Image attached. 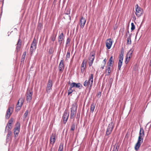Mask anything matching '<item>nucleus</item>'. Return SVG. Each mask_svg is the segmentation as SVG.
Returning <instances> with one entry per match:
<instances>
[{"label": "nucleus", "mask_w": 151, "mask_h": 151, "mask_svg": "<svg viewBox=\"0 0 151 151\" xmlns=\"http://www.w3.org/2000/svg\"><path fill=\"white\" fill-rule=\"evenodd\" d=\"M20 128V123L17 122L15 125V127L14 128V137L16 139L17 137L19 134Z\"/></svg>", "instance_id": "obj_1"}, {"label": "nucleus", "mask_w": 151, "mask_h": 151, "mask_svg": "<svg viewBox=\"0 0 151 151\" xmlns=\"http://www.w3.org/2000/svg\"><path fill=\"white\" fill-rule=\"evenodd\" d=\"M136 12L135 14L137 17H139L142 14L143 10L137 4L135 6Z\"/></svg>", "instance_id": "obj_2"}, {"label": "nucleus", "mask_w": 151, "mask_h": 151, "mask_svg": "<svg viewBox=\"0 0 151 151\" xmlns=\"http://www.w3.org/2000/svg\"><path fill=\"white\" fill-rule=\"evenodd\" d=\"M143 137L139 136L137 143H136L134 148L135 150H137L140 147L141 143L143 142Z\"/></svg>", "instance_id": "obj_3"}, {"label": "nucleus", "mask_w": 151, "mask_h": 151, "mask_svg": "<svg viewBox=\"0 0 151 151\" xmlns=\"http://www.w3.org/2000/svg\"><path fill=\"white\" fill-rule=\"evenodd\" d=\"M33 92L32 90H27L26 93V100L27 102H30L32 100Z\"/></svg>", "instance_id": "obj_4"}, {"label": "nucleus", "mask_w": 151, "mask_h": 151, "mask_svg": "<svg viewBox=\"0 0 151 151\" xmlns=\"http://www.w3.org/2000/svg\"><path fill=\"white\" fill-rule=\"evenodd\" d=\"M53 85L52 81L50 79H49L47 83V86L46 89V91L47 93H49L50 92V90L52 89V87Z\"/></svg>", "instance_id": "obj_5"}, {"label": "nucleus", "mask_w": 151, "mask_h": 151, "mask_svg": "<svg viewBox=\"0 0 151 151\" xmlns=\"http://www.w3.org/2000/svg\"><path fill=\"white\" fill-rule=\"evenodd\" d=\"M13 108L12 107H9L6 113V118L8 119L12 113Z\"/></svg>", "instance_id": "obj_6"}, {"label": "nucleus", "mask_w": 151, "mask_h": 151, "mask_svg": "<svg viewBox=\"0 0 151 151\" xmlns=\"http://www.w3.org/2000/svg\"><path fill=\"white\" fill-rule=\"evenodd\" d=\"M113 43V40L111 38H108L106 41V46L108 49L111 48Z\"/></svg>", "instance_id": "obj_7"}, {"label": "nucleus", "mask_w": 151, "mask_h": 151, "mask_svg": "<svg viewBox=\"0 0 151 151\" xmlns=\"http://www.w3.org/2000/svg\"><path fill=\"white\" fill-rule=\"evenodd\" d=\"M69 116V113H68L67 111H65L62 117L63 119V122L64 124H66L68 120Z\"/></svg>", "instance_id": "obj_8"}, {"label": "nucleus", "mask_w": 151, "mask_h": 151, "mask_svg": "<svg viewBox=\"0 0 151 151\" xmlns=\"http://www.w3.org/2000/svg\"><path fill=\"white\" fill-rule=\"evenodd\" d=\"M86 21V19L82 17L80 19V27L81 29H83L85 25V24Z\"/></svg>", "instance_id": "obj_9"}, {"label": "nucleus", "mask_w": 151, "mask_h": 151, "mask_svg": "<svg viewBox=\"0 0 151 151\" xmlns=\"http://www.w3.org/2000/svg\"><path fill=\"white\" fill-rule=\"evenodd\" d=\"M71 85L72 86V87H73V88H79V89H81L82 87V85L80 83H76L75 82H73L71 84Z\"/></svg>", "instance_id": "obj_10"}, {"label": "nucleus", "mask_w": 151, "mask_h": 151, "mask_svg": "<svg viewBox=\"0 0 151 151\" xmlns=\"http://www.w3.org/2000/svg\"><path fill=\"white\" fill-rule=\"evenodd\" d=\"M77 107L78 105L76 103L73 104L71 109V111H72L73 112L76 113Z\"/></svg>", "instance_id": "obj_11"}, {"label": "nucleus", "mask_w": 151, "mask_h": 151, "mask_svg": "<svg viewBox=\"0 0 151 151\" xmlns=\"http://www.w3.org/2000/svg\"><path fill=\"white\" fill-rule=\"evenodd\" d=\"M123 58H119L118 64V70H120L122 64Z\"/></svg>", "instance_id": "obj_12"}, {"label": "nucleus", "mask_w": 151, "mask_h": 151, "mask_svg": "<svg viewBox=\"0 0 151 151\" xmlns=\"http://www.w3.org/2000/svg\"><path fill=\"white\" fill-rule=\"evenodd\" d=\"M22 41L20 39V38H19L17 43V47H16V50L18 52L20 49L21 45L22 44Z\"/></svg>", "instance_id": "obj_13"}, {"label": "nucleus", "mask_w": 151, "mask_h": 151, "mask_svg": "<svg viewBox=\"0 0 151 151\" xmlns=\"http://www.w3.org/2000/svg\"><path fill=\"white\" fill-rule=\"evenodd\" d=\"M114 63V61L113 60V56H111L109 60L108 63V66L112 67L113 66L112 65V64Z\"/></svg>", "instance_id": "obj_14"}, {"label": "nucleus", "mask_w": 151, "mask_h": 151, "mask_svg": "<svg viewBox=\"0 0 151 151\" xmlns=\"http://www.w3.org/2000/svg\"><path fill=\"white\" fill-rule=\"evenodd\" d=\"M56 134H54L53 135V134H52V135L50 137V143H51L52 142V139H53V142L52 143V144H54L55 143V140H56Z\"/></svg>", "instance_id": "obj_15"}, {"label": "nucleus", "mask_w": 151, "mask_h": 151, "mask_svg": "<svg viewBox=\"0 0 151 151\" xmlns=\"http://www.w3.org/2000/svg\"><path fill=\"white\" fill-rule=\"evenodd\" d=\"M114 128V124L113 122H111L108 126L107 129L112 131Z\"/></svg>", "instance_id": "obj_16"}, {"label": "nucleus", "mask_w": 151, "mask_h": 151, "mask_svg": "<svg viewBox=\"0 0 151 151\" xmlns=\"http://www.w3.org/2000/svg\"><path fill=\"white\" fill-rule=\"evenodd\" d=\"M13 122V119L12 118H11L10 120L9 121L8 123L6 125L5 129V132L6 131V129L7 128L8 126L9 125L10 126H11V125L12 124Z\"/></svg>", "instance_id": "obj_17"}, {"label": "nucleus", "mask_w": 151, "mask_h": 151, "mask_svg": "<svg viewBox=\"0 0 151 151\" xmlns=\"http://www.w3.org/2000/svg\"><path fill=\"white\" fill-rule=\"evenodd\" d=\"M36 48V46H33L32 45H31L30 49V54L31 55H32V54L33 52H34Z\"/></svg>", "instance_id": "obj_18"}, {"label": "nucleus", "mask_w": 151, "mask_h": 151, "mask_svg": "<svg viewBox=\"0 0 151 151\" xmlns=\"http://www.w3.org/2000/svg\"><path fill=\"white\" fill-rule=\"evenodd\" d=\"M145 135L144 131L142 128H140L139 132V136H141V137H144Z\"/></svg>", "instance_id": "obj_19"}, {"label": "nucleus", "mask_w": 151, "mask_h": 151, "mask_svg": "<svg viewBox=\"0 0 151 151\" xmlns=\"http://www.w3.org/2000/svg\"><path fill=\"white\" fill-rule=\"evenodd\" d=\"M124 52V50L123 47L122 48L121 53L119 54V58H123Z\"/></svg>", "instance_id": "obj_20"}, {"label": "nucleus", "mask_w": 151, "mask_h": 151, "mask_svg": "<svg viewBox=\"0 0 151 151\" xmlns=\"http://www.w3.org/2000/svg\"><path fill=\"white\" fill-rule=\"evenodd\" d=\"M95 108V104L93 103L92 104L91 106V108H90V111L91 113H93L94 109Z\"/></svg>", "instance_id": "obj_21"}, {"label": "nucleus", "mask_w": 151, "mask_h": 151, "mask_svg": "<svg viewBox=\"0 0 151 151\" xmlns=\"http://www.w3.org/2000/svg\"><path fill=\"white\" fill-rule=\"evenodd\" d=\"M64 69V67L63 64L61 65V64L60 63L58 67L59 70L60 71H62Z\"/></svg>", "instance_id": "obj_22"}, {"label": "nucleus", "mask_w": 151, "mask_h": 151, "mask_svg": "<svg viewBox=\"0 0 151 151\" xmlns=\"http://www.w3.org/2000/svg\"><path fill=\"white\" fill-rule=\"evenodd\" d=\"M7 131H8V134L6 136V137H7L6 139H9V137L12 134V132L10 130L8 129Z\"/></svg>", "instance_id": "obj_23"}, {"label": "nucleus", "mask_w": 151, "mask_h": 151, "mask_svg": "<svg viewBox=\"0 0 151 151\" xmlns=\"http://www.w3.org/2000/svg\"><path fill=\"white\" fill-rule=\"evenodd\" d=\"M73 87H72V86L70 85V88H69L68 92V95H69L73 91V90L72 89V88Z\"/></svg>", "instance_id": "obj_24"}, {"label": "nucleus", "mask_w": 151, "mask_h": 151, "mask_svg": "<svg viewBox=\"0 0 151 151\" xmlns=\"http://www.w3.org/2000/svg\"><path fill=\"white\" fill-rule=\"evenodd\" d=\"M37 38H34L33 40L32 41V43L31 44V45L33 46H36V44L37 42Z\"/></svg>", "instance_id": "obj_25"}, {"label": "nucleus", "mask_w": 151, "mask_h": 151, "mask_svg": "<svg viewBox=\"0 0 151 151\" xmlns=\"http://www.w3.org/2000/svg\"><path fill=\"white\" fill-rule=\"evenodd\" d=\"M63 144H60L58 151H63Z\"/></svg>", "instance_id": "obj_26"}, {"label": "nucleus", "mask_w": 151, "mask_h": 151, "mask_svg": "<svg viewBox=\"0 0 151 151\" xmlns=\"http://www.w3.org/2000/svg\"><path fill=\"white\" fill-rule=\"evenodd\" d=\"M88 80L91 81V82H93V75L91 74L89 77Z\"/></svg>", "instance_id": "obj_27"}, {"label": "nucleus", "mask_w": 151, "mask_h": 151, "mask_svg": "<svg viewBox=\"0 0 151 151\" xmlns=\"http://www.w3.org/2000/svg\"><path fill=\"white\" fill-rule=\"evenodd\" d=\"M134 51V50H132V49H131L128 52L127 55L128 56V55L129 56H131L132 55L133 53V52Z\"/></svg>", "instance_id": "obj_28"}, {"label": "nucleus", "mask_w": 151, "mask_h": 151, "mask_svg": "<svg viewBox=\"0 0 151 151\" xmlns=\"http://www.w3.org/2000/svg\"><path fill=\"white\" fill-rule=\"evenodd\" d=\"M111 66H108V68H107V69H106V71H108V74L107 75H109L110 73L111 72Z\"/></svg>", "instance_id": "obj_29"}, {"label": "nucleus", "mask_w": 151, "mask_h": 151, "mask_svg": "<svg viewBox=\"0 0 151 151\" xmlns=\"http://www.w3.org/2000/svg\"><path fill=\"white\" fill-rule=\"evenodd\" d=\"M85 60H83V62H82L81 65V68H84L85 67L86 68V62L85 63H84Z\"/></svg>", "instance_id": "obj_30"}, {"label": "nucleus", "mask_w": 151, "mask_h": 151, "mask_svg": "<svg viewBox=\"0 0 151 151\" xmlns=\"http://www.w3.org/2000/svg\"><path fill=\"white\" fill-rule=\"evenodd\" d=\"M90 81H89L88 80V81H87V80L85 81L83 83L84 86H87V85L89 84V83H90Z\"/></svg>", "instance_id": "obj_31"}, {"label": "nucleus", "mask_w": 151, "mask_h": 151, "mask_svg": "<svg viewBox=\"0 0 151 151\" xmlns=\"http://www.w3.org/2000/svg\"><path fill=\"white\" fill-rule=\"evenodd\" d=\"M22 106H21V105H19V106H16V111L18 112L20 109L21 107Z\"/></svg>", "instance_id": "obj_32"}, {"label": "nucleus", "mask_w": 151, "mask_h": 151, "mask_svg": "<svg viewBox=\"0 0 151 151\" xmlns=\"http://www.w3.org/2000/svg\"><path fill=\"white\" fill-rule=\"evenodd\" d=\"M112 131H110L107 129H106V136L110 134L111 133Z\"/></svg>", "instance_id": "obj_33"}, {"label": "nucleus", "mask_w": 151, "mask_h": 151, "mask_svg": "<svg viewBox=\"0 0 151 151\" xmlns=\"http://www.w3.org/2000/svg\"><path fill=\"white\" fill-rule=\"evenodd\" d=\"M131 30L132 31H133L135 29V26L133 22L131 23Z\"/></svg>", "instance_id": "obj_34"}, {"label": "nucleus", "mask_w": 151, "mask_h": 151, "mask_svg": "<svg viewBox=\"0 0 151 151\" xmlns=\"http://www.w3.org/2000/svg\"><path fill=\"white\" fill-rule=\"evenodd\" d=\"M75 124L74 123L73 124H72L71 127V130L72 131H74L75 130Z\"/></svg>", "instance_id": "obj_35"}, {"label": "nucleus", "mask_w": 151, "mask_h": 151, "mask_svg": "<svg viewBox=\"0 0 151 151\" xmlns=\"http://www.w3.org/2000/svg\"><path fill=\"white\" fill-rule=\"evenodd\" d=\"M28 110L26 111L23 115V117L24 119H25L26 118V117L27 116V115L28 114Z\"/></svg>", "instance_id": "obj_36"}, {"label": "nucleus", "mask_w": 151, "mask_h": 151, "mask_svg": "<svg viewBox=\"0 0 151 151\" xmlns=\"http://www.w3.org/2000/svg\"><path fill=\"white\" fill-rule=\"evenodd\" d=\"M119 147L118 146L114 147L112 151H118Z\"/></svg>", "instance_id": "obj_37"}, {"label": "nucleus", "mask_w": 151, "mask_h": 151, "mask_svg": "<svg viewBox=\"0 0 151 151\" xmlns=\"http://www.w3.org/2000/svg\"><path fill=\"white\" fill-rule=\"evenodd\" d=\"M19 100H20V105L21 106H22L24 102V100L20 98Z\"/></svg>", "instance_id": "obj_38"}, {"label": "nucleus", "mask_w": 151, "mask_h": 151, "mask_svg": "<svg viewBox=\"0 0 151 151\" xmlns=\"http://www.w3.org/2000/svg\"><path fill=\"white\" fill-rule=\"evenodd\" d=\"M63 34L62 32H59V38H63Z\"/></svg>", "instance_id": "obj_39"}, {"label": "nucleus", "mask_w": 151, "mask_h": 151, "mask_svg": "<svg viewBox=\"0 0 151 151\" xmlns=\"http://www.w3.org/2000/svg\"><path fill=\"white\" fill-rule=\"evenodd\" d=\"M127 43L128 44H130L131 43V38H127Z\"/></svg>", "instance_id": "obj_40"}, {"label": "nucleus", "mask_w": 151, "mask_h": 151, "mask_svg": "<svg viewBox=\"0 0 151 151\" xmlns=\"http://www.w3.org/2000/svg\"><path fill=\"white\" fill-rule=\"evenodd\" d=\"M48 53L49 54H51L53 53V51L52 50V48H50L49 50L48 51Z\"/></svg>", "instance_id": "obj_41"}, {"label": "nucleus", "mask_w": 151, "mask_h": 151, "mask_svg": "<svg viewBox=\"0 0 151 151\" xmlns=\"http://www.w3.org/2000/svg\"><path fill=\"white\" fill-rule=\"evenodd\" d=\"M26 52H24L22 56V59H23L24 60V59L25 57V56L26 55Z\"/></svg>", "instance_id": "obj_42"}, {"label": "nucleus", "mask_w": 151, "mask_h": 151, "mask_svg": "<svg viewBox=\"0 0 151 151\" xmlns=\"http://www.w3.org/2000/svg\"><path fill=\"white\" fill-rule=\"evenodd\" d=\"M128 58V56L127 55H126V59H125V63L126 64L128 63V62H129V60L127 61V60Z\"/></svg>", "instance_id": "obj_43"}, {"label": "nucleus", "mask_w": 151, "mask_h": 151, "mask_svg": "<svg viewBox=\"0 0 151 151\" xmlns=\"http://www.w3.org/2000/svg\"><path fill=\"white\" fill-rule=\"evenodd\" d=\"M70 57V53L69 52H67L66 55V59L67 58H69Z\"/></svg>", "instance_id": "obj_44"}, {"label": "nucleus", "mask_w": 151, "mask_h": 151, "mask_svg": "<svg viewBox=\"0 0 151 151\" xmlns=\"http://www.w3.org/2000/svg\"><path fill=\"white\" fill-rule=\"evenodd\" d=\"M101 95V92L100 91H99L97 94V97H100Z\"/></svg>", "instance_id": "obj_45"}, {"label": "nucleus", "mask_w": 151, "mask_h": 151, "mask_svg": "<svg viewBox=\"0 0 151 151\" xmlns=\"http://www.w3.org/2000/svg\"><path fill=\"white\" fill-rule=\"evenodd\" d=\"M70 38H67L66 40V44H68V43H69L70 41Z\"/></svg>", "instance_id": "obj_46"}, {"label": "nucleus", "mask_w": 151, "mask_h": 151, "mask_svg": "<svg viewBox=\"0 0 151 151\" xmlns=\"http://www.w3.org/2000/svg\"><path fill=\"white\" fill-rule=\"evenodd\" d=\"M76 113H75V112H73V111H71V113H70V116H74L75 114Z\"/></svg>", "instance_id": "obj_47"}, {"label": "nucleus", "mask_w": 151, "mask_h": 151, "mask_svg": "<svg viewBox=\"0 0 151 151\" xmlns=\"http://www.w3.org/2000/svg\"><path fill=\"white\" fill-rule=\"evenodd\" d=\"M85 69V67L83 68V69H82V68H81V72L82 73H83Z\"/></svg>", "instance_id": "obj_48"}, {"label": "nucleus", "mask_w": 151, "mask_h": 151, "mask_svg": "<svg viewBox=\"0 0 151 151\" xmlns=\"http://www.w3.org/2000/svg\"><path fill=\"white\" fill-rule=\"evenodd\" d=\"M93 82H90V83H89V84L90 85V88H91V87H92L93 84Z\"/></svg>", "instance_id": "obj_49"}, {"label": "nucleus", "mask_w": 151, "mask_h": 151, "mask_svg": "<svg viewBox=\"0 0 151 151\" xmlns=\"http://www.w3.org/2000/svg\"><path fill=\"white\" fill-rule=\"evenodd\" d=\"M95 54L94 53H93V54H92L90 57L91 58H93V57H95Z\"/></svg>", "instance_id": "obj_50"}, {"label": "nucleus", "mask_w": 151, "mask_h": 151, "mask_svg": "<svg viewBox=\"0 0 151 151\" xmlns=\"http://www.w3.org/2000/svg\"><path fill=\"white\" fill-rule=\"evenodd\" d=\"M106 63V59H105L103 61V63L104 65H105Z\"/></svg>", "instance_id": "obj_51"}, {"label": "nucleus", "mask_w": 151, "mask_h": 151, "mask_svg": "<svg viewBox=\"0 0 151 151\" xmlns=\"http://www.w3.org/2000/svg\"><path fill=\"white\" fill-rule=\"evenodd\" d=\"M19 103H20V100H19L17 103V106H19Z\"/></svg>", "instance_id": "obj_52"}, {"label": "nucleus", "mask_w": 151, "mask_h": 151, "mask_svg": "<svg viewBox=\"0 0 151 151\" xmlns=\"http://www.w3.org/2000/svg\"><path fill=\"white\" fill-rule=\"evenodd\" d=\"M61 64V65L63 64V60H61L60 63Z\"/></svg>", "instance_id": "obj_53"}, {"label": "nucleus", "mask_w": 151, "mask_h": 151, "mask_svg": "<svg viewBox=\"0 0 151 151\" xmlns=\"http://www.w3.org/2000/svg\"><path fill=\"white\" fill-rule=\"evenodd\" d=\"M10 126L9 125H9L8 126V127H7V129H6V130H7V129H8L9 130V129H11V127H10Z\"/></svg>", "instance_id": "obj_54"}, {"label": "nucleus", "mask_w": 151, "mask_h": 151, "mask_svg": "<svg viewBox=\"0 0 151 151\" xmlns=\"http://www.w3.org/2000/svg\"><path fill=\"white\" fill-rule=\"evenodd\" d=\"M105 65L104 64L103 65H102L101 67V68H102V69H103L104 68V67L105 66Z\"/></svg>", "instance_id": "obj_55"}, {"label": "nucleus", "mask_w": 151, "mask_h": 151, "mask_svg": "<svg viewBox=\"0 0 151 151\" xmlns=\"http://www.w3.org/2000/svg\"><path fill=\"white\" fill-rule=\"evenodd\" d=\"M94 58H95V57H93V58H90L91 59V60H93V61Z\"/></svg>", "instance_id": "obj_56"}, {"label": "nucleus", "mask_w": 151, "mask_h": 151, "mask_svg": "<svg viewBox=\"0 0 151 151\" xmlns=\"http://www.w3.org/2000/svg\"><path fill=\"white\" fill-rule=\"evenodd\" d=\"M92 65V64L91 63H90L89 62V66H91Z\"/></svg>", "instance_id": "obj_57"}, {"label": "nucleus", "mask_w": 151, "mask_h": 151, "mask_svg": "<svg viewBox=\"0 0 151 151\" xmlns=\"http://www.w3.org/2000/svg\"><path fill=\"white\" fill-rule=\"evenodd\" d=\"M149 65H150V66L151 67V59L150 60V62Z\"/></svg>", "instance_id": "obj_58"}, {"label": "nucleus", "mask_w": 151, "mask_h": 151, "mask_svg": "<svg viewBox=\"0 0 151 151\" xmlns=\"http://www.w3.org/2000/svg\"><path fill=\"white\" fill-rule=\"evenodd\" d=\"M93 60H91L90 62H89V63H91L92 64H93Z\"/></svg>", "instance_id": "obj_59"}, {"label": "nucleus", "mask_w": 151, "mask_h": 151, "mask_svg": "<svg viewBox=\"0 0 151 151\" xmlns=\"http://www.w3.org/2000/svg\"><path fill=\"white\" fill-rule=\"evenodd\" d=\"M55 38H52V41H54L55 40Z\"/></svg>", "instance_id": "obj_60"}, {"label": "nucleus", "mask_w": 151, "mask_h": 151, "mask_svg": "<svg viewBox=\"0 0 151 151\" xmlns=\"http://www.w3.org/2000/svg\"><path fill=\"white\" fill-rule=\"evenodd\" d=\"M73 118H74V116H70V118L71 119H73Z\"/></svg>", "instance_id": "obj_61"}, {"label": "nucleus", "mask_w": 151, "mask_h": 151, "mask_svg": "<svg viewBox=\"0 0 151 151\" xmlns=\"http://www.w3.org/2000/svg\"><path fill=\"white\" fill-rule=\"evenodd\" d=\"M40 27H42V24H40H40H39V26H40Z\"/></svg>", "instance_id": "obj_62"}, {"label": "nucleus", "mask_w": 151, "mask_h": 151, "mask_svg": "<svg viewBox=\"0 0 151 151\" xmlns=\"http://www.w3.org/2000/svg\"><path fill=\"white\" fill-rule=\"evenodd\" d=\"M130 58H131L130 56H129V57H128V58H129V59H130Z\"/></svg>", "instance_id": "obj_63"}, {"label": "nucleus", "mask_w": 151, "mask_h": 151, "mask_svg": "<svg viewBox=\"0 0 151 151\" xmlns=\"http://www.w3.org/2000/svg\"><path fill=\"white\" fill-rule=\"evenodd\" d=\"M63 38H59V40H63Z\"/></svg>", "instance_id": "obj_64"}]
</instances>
